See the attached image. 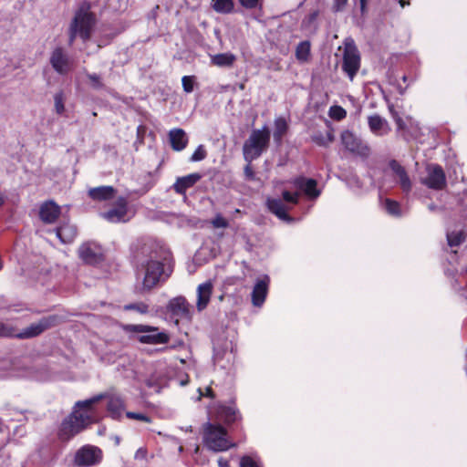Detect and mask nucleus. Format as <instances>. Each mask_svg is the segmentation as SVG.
I'll use <instances>...</instances> for the list:
<instances>
[{"label":"nucleus","mask_w":467,"mask_h":467,"mask_svg":"<svg viewBox=\"0 0 467 467\" xmlns=\"http://www.w3.org/2000/svg\"><path fill=\"white\" fill-rule=\"evenodd\" d=\"M115 441H116V444H119V437H116V438H115Z\"/></svg>","instance_id":"obj_64"},{"label":"nucleus","mask_w":467,"mask_h":467,"mask_svg":"<svg viewBox=\"0 0 467 467\" xmlns=\"http://www.w3.org/2000/svg\"><path fill=\"white\" fill-rule=\"evenodd\" d=\"M313 140L319 146H327L326 138L321 134L315 135Z\"/></svg>","instance_id":"obj_53"},{"label":"nucleus","mask_w":467,"mask_h":467,"mask_svg":"<svg viewBox=\"0 0 467 467\" xmlns=\"http://www.w3.org/2000/svg\"><path fill=\"white\" fill-rule=\"evenodd\" d=\"M340 139L344 148L351 153L360 157H368L369 155V147L352 131L348 130L342 131Z\"/></svg>","instance_id":"obj_10"},{"label":"nucleus","mask_w":467,"mask_h":467,"mask_svg":"<svg viewBox=\"0 0 467 467\" xmlns=\"http://www.w3.org/2000/svg\"><path fill=\"white\" fill-rule=\"evenodd\" d=\"M462 200L464 202L467 203V190L463 192V197H462Z\"/></svg>","instance_id":"obj_60"},{"label":"nucleus","mask_w":467,"mask_h":467,"mask_svg":"<svg viewBox=\"0 0 467 467\" xmlns=\"http://www.w3.org/2000/svg\"><path fill=\"white\" fill-rule=\"evenodd\" d=\"M348 4V0H333L332 10L333 12H341L344 10Z\"/></svg>","instance_id":"obj_49"},{"label":"nucleus","mask_w":467,"mask_h":467,"mask_svg":"<svg viewBox=\"0 0 467 467\" xmlns=\"http://www.w3.org/2000/svg\"><path fill=\"white\" fill-rule=\"evenodd\" d=\"M148 386H149V387H153V379H150L148 380Z\"/></svg>","instance_id":"obj_62"},{"label":"nucleus","mask_w":467,"mask_h":467,"mask_svg":"<svg viewBox=\"0 0 467 467\" xmlns=\"http://www.w3.org/2000/svg\"><path fill=\"white\" fill-rule=\"evenodd\" d=\"M14 327L5 323L0 322V337H13Z\"/></svg>","instance_id":"obj_46"},{"label":"nucleus","mask_w":467,"mask_h":467,"mask_svg":"<svg viewBox=\"0 0 467 467\" xmlns=\"http://www.w3.org/2000/svg\"><path fill=\"white\" fill-rule=\"evenodd\" d=\"M167 311L177 319L191 318V305L182 296L171 298L167 304Z\"/></svg>","instance_id":"obj_14"},{"label":"nucleus","mask_w":467,"mask_h":467,"mask_svg":"<svg viewBox=\"0 0 467 467\" xmlns=\"http://www.w3.org/2000/svg\"><path fill=\"white\" fill-rule=\"evenodd\" d=\"M88 78L90 80L91 85H92V87L94 88L99 89V88H102L103 85H102V83L100 81V78H99V75H97V74H88Z\"/></svg>","instance_id":"obj_48"},{"label":"nucleus","mask_w":467,"mask_h":467,"mask_svg":"<svg viewBox=\"0 0 467 467\" xmlns=\"http://www.w3.org/2000/svg\"><path fill=\"white\" fill-rule=\"evenodd\" d=\"M134 458L136 460H146L147 459V450L143 447L139 448L135 452Z\"/></svg>","instance_id":"obj_52"},{"label":"nucleus","mask_w":467,"mask_h":467,"mask_svg":"<svg viewBox=\"0 0 467 467\" xmlns=\"http://www.w3.org/2000/svg\"><path fill=\"white\" fill-rule=\"evenodd\" d=\"M400 5H401V7H404L405 5H410V3L409 2H404L403 0H400Z\"/></svg>","instance_id":"obj_61"},{"label":"nucleus","mask_w":467,"mask_h":467,"mask_svg":"<svg viewBox=\"0 0 467 467\" xmlns=\"http://www.w3.org/2000/svg\"><path fill=\"white\" fill-rule=\"evenodd\" d=\"M359 2H360V7L363 10L365 8L366 0H359Z\"/></svg>","instance_id":"obj_59"},{"label":"nucleus","mask_w":467,"mask_h":467,"mask_svg":"<svg viewBox=\"0 0 467 467\" xmlns=\"http://www.w3.org/2000/svg\"><path fill=\"white\" fill-rule=\"evenodd\" d=\"M135 258L140 264L138 275H142V290L150 291L168 277L169 275L165 274L163 264L152 243H144L140 250L135 252Z\"/></svg>","instance_id":"obj_1"},{"label":"nucleus","mask_w":467,"mask_h":467,"mask_svg":"<svg viewBox=\"0 0 467 467\" xmlns=\"http://www.w3.org/2000/svg\"><path fill=\"white\" fill-rule=\"evenodd\" d=\"M65 98L63 92H57L54 96L55 110L57 114L61 115L65 111L64 105Z\"/></svg>","instance_id":"obj_38"},{"label":"nucleus","mask_w":467,"mask_h":467,"mask_svg":"<svg viewBox=\"0 0 467 467\" xmlns=\"http://www.w3.org/2000/svg\"><path fill=\"white\" fill-rule=\"evenodd\" d=\"M385 208L387 212L391 215L399 216L400 214L399 202L390 199L385 200Z\"/></svg>","instance_id":"obj_40"},{"label":"nucleus","mask_w":467,"mask_h":467,"mask_svg":"<svg viewBox=\"0 0 467 467\" xmlns=\"http://www.w3.org/2000/svg\"><path fill=\"white\" fill-rule=\"evenodd\" d=\"M310 56V43L308 41L300 42L296 49V57L301 62L308 60Z\"/></svg>","instance_id":"obj_35"},{"label":"nucleus","mask_w":467,"mask_h":467,"mask_svg":"<svg viewBox=\"0 0 467 467\" xmlns=\"http://www.w3.org/2000/svg\"><path fill=\"white\" fill-rule=\"evenodd\" d=\"M57 320V317H47L41 318L39 321L31 324L26 328H25L20 333H16V330L14 329V336L18 338H31L34 337H36L43 333L47 328L51 327L55 325V322Z\"/></svg>","instance_id":"obj_11"},{"label":"nucleus","mask_w":467,"mask_h":467,"mask_svg":"<svg viewBox=\"0 0 467 467\" xmlns=\"http://www.w3.org/2000/svg\"><path fill=\"white\" fill-rule=\"evenodd\" d=\"M329 116L337 120L343 119L347 116V111L340 106H332L329 109Z\"/></svg>","instance_id":"obj_39"},{"label":"nucleus","mask_w":467,"mask_h":467,"mask_svg":"<svg viewBox=\"0 0 467 467\" xmlns=\"http://www.w3.org/2000/svg\"><path fill=\"white\" fill-rule=\"evenodd\" d=\"M240 467H263L257 455H244L240 460Z\"/></svg>","instance_id":"obj_37"},{"label":"nucleus","mask_w":467,"mask_h":467,"mask_svg":"<svg viewBox=\"0 0 467 467\" xmlns=\"http://www.w3.org/2000/svg\"><path fill=\"white\" fill-rule=\"evenodd\" d=\"M429 209H430V210H431V211H433V210L435 209V206H434L433 204H431V205L429 206Z\"/></svg>","instance_id":"obj_63"},{"label":"nucleus","mask_w":467,"mask_h":467,"mask_svg":"<svg viewBox=\"0 0 467 467\" xmlns=\"http://www.w3.org/2000/svg\"><path fill=\"white\" fill-rule=\"evenodd\" d=\"M207 152L203 145H199L191 157V161H201L206 158Z\"/></svg>","instance_id":"obj_41"},{"label":"nucleus","mask_w":467,"mask_h":467,"mask_svg":"<svg viewBox=\"0 0 467 467\" xmlns=\"http://www.w3.org/2000/svg\"><path fill=\"white\" fill-rule=\"evenodd\" d=\"M447 240L451 247L458 246L465 240V234L462 231L448 232Z\"/></svg>","instance_id":"obj_36"},{"label":"nucleus","mask_w":467,"mask_h":467,"mask_svg":"<svg viewBox=\"0 0 467 467\" xmlns=\"http://www.w3.org/2000/svg\"><path fill=\"white\" fill-rule=\"evenodd\" d=\"M96 24V17L90 12V5L84 2L76 11L75 16L68 28V42L71 46L78 36L83 42L89 40L93 27Z\"/></svg>","instance_id":"obj_2"},{"label":"nucleus","mask_w":467,"mask_h":467,"mask_svg":"<svg viewBox=\"0 0 467 467\" xmlns=\"http://www.w3.org/2000/svg\"><path fill=\"white\" fill-rule=\"evenodd\" d=\"M104 399H107V410L114 420H119L125 410V401L123 398L115 392L102 393Z\"/></svg>","instance_id":"obj_15"},{"label":"nucleus","mask_w":467,"mask_h":467,"mask_svg":"<svg viewBox=\"0 0 467 467\" xmlns=\"http://www.w3.org/2000/svg\"><path fill=\"white\" fill-rule=\"evenodd\" d=\"M125 309L128 310H136L141 314L148 312V306L142 302L140 303H135V304H130L125 306Z\"/></svg>","instance_id":"obj_45"},{"label":"nucleus","mask_w":467,"mask_h":467,"mask_svg":"<svg viewBox=\"0 0 467 467\" xmlns=\"http://www.w3.org/2000/svg\"><path fill=\"white\" fill-rule=\"evenodd\" d=\"M202 441L213 451H224L235 446L229 441L226 430L219 424L206 422L202 425Z\"/></svg>","instance_id":"obj_3"},{"label":"nucleus","mask_w":467,"mask_h":467,"mask_svg":"<svg viewBox=\"0 0 467 467\" xmlns=\"http://www.w3.org/2000/svg\"><path fill=\"white\" fill-rule=\"evenodd\" d=\"M240 4L245 8H254L257 6L258 0H239Z\"/></svg>","instance_id":"obj_51"},{"label":"nucleus","mask_w":467,"mask_h":467,"mask_svg":"<svg viewBox=\"0 0 467 467\" xmlns=\"http://www.w3.org/2000/svg\"><path fill=\"white\" fill-rule=\"evenodd\" d=\"M287 130V123L284 118H278L275 120V131H274V140L280 143L283 136L285 134Z\"/></svg>","instance_id":"obj_34"},{"label":"nucleus","mask_w":467,"mask_h":467,"mask_svg":"<svg viewBox=\"0 0 467 467\" xmlns=\"http://www.w3.org/2000/svg\"><path fill=\"white\" fill-rule=\"evenodd\" d=\"M56 234L61 243L70 244L75 240L78 230L74 224L65 223L56 229Z\"/></svg>","instance_id":"obj_26"},{"label":"nucleus","mask_w":467,"mask_h":467,"mask_svg":"<svg viewBox=\"0 0 467 467\" xmlns=\"http://www.w3.org/2000/svg\"><path fill=\"white\" fill-rule=\"evenodd\" d=\"M213 285L211 281L204 282L197 286L196 308L199 312L204 310L207 307L213 294Z\"/></svg>","instance_id":"obj_20"},{"label":"nucleus","mask_w":467,"mask_h":467,"mask_svg":"<svg viewBox=\"0 0 467 467\" xmlns=\"http://www.w3.org/2000/svg\"><path fill=\"white\" fill-rule=\"evenodd\" d=\"M193 81H194V77H192V76H184V77H182V84L183 90L186 93L192 92V90H193Z\"/></svg>","instance_id":"obj_42"},{"label":"nucleus","mask_w":467,"mask_h":467,"mask_svg":"<svg viewBox=\"0 0 467 467\" xmlns=\"http://www.w3.org/2000/svg\"><path fill=\"white\" fill-rule=\"evenodd\" d=\"M283 199L288 202L296 204L298 202L299 193L298 192H290L288 191H284L282 193Z\"/></svg>","instance_id":"obj_44"},{"label":"nucleus","mask_w":467,"mask_h":467,"mask_svg":"<svg viewBox=\"0 0 467 467\" xmlns=\"http://www.w3.org/2000/svg\"><path fill=\"white\" fill-rule=\"evenodd\" d=\"M446 182L445 174L442 169L438 165H429L427 167V176L423 180V183L429 188L441 190Z\"/></svg>","instance_id":"obj_16"},{"label":"nucleus","mask_w":467,"mask_h":467,"mask_svg":"<svg viewBox=\"0 0 467 467\" xmlns=\"http://www.w3.org/2000/svg\"><path fill=\"white\" fill-rule=\"evenodd\" d=\"M115 194L116 190L112 186H99L88 190V196L99 202L111 200Z\"/></svg>","instance_id":"obj_28"},{"label":"nucleus","mask_w":467,"mask_h":467,"mask_svg":"<svg viewBox=\"0 0 467 467\" xmlns=\"http://www.w3.org/2000/svg\"><path fill=\"white\" fill-rule=\"evenodd\" d=\"M125 330L141 334L139 340L144 344H165L169 341V336L160 332L155 327L146 325H127Z\"/></svg>","instance_id":"obj_7"},{"label":"nucleus","mask_w":467,"mask_h":467,"mask_svg":"<svg viewBox=\"0 0 467 467\" xmlns=\"http://www.w3.org/2000/svg\"><path fill=\"white\" fill-rule=\"evenodd\" d=\"M102 461V451L92 445H85L75 454V464L78 467H91Z\"/></svg>","instance_id":"obj_9"},{"label":"nucleus","mask_w":467,"mask_h":467,"mask_svg":"<svg viewBox=\"0 0 467 467\" xmlns=\"http://www.w3.org/2000/svg\"><path fill=\"white\" fill-rule=\"evenodd\" d=\"M244 172L246 180H254L255 174L250 165V162L244 167Z\"/></svg>","instance_id":"obj_50"},{"label":"nucleus","mask_w":467,"mask_h":467,"mask_svg":"<svg viewBox=\"0 0 467 467\" xmlns=\"http://www.w3.org/2000/svg\"><path fill=\"white\" fill-rule=\"evenodd\" d=\"M5 198L3 194H0V207L5 203Z\"/></svg>","instance_id":"obj_56"},{"label":"nucleus","mask_w":467,"mask_h":467,"mask_svg":"<svg viewBox=\"0 0 467 467\" xmlns=\"http://www.w3.org/2000/svg\"><path fill=\"white\" fill-rule=\"evenodd\" d=\"M205 395L210 397V398H213V390H212V389L210 387H208L206 389V394Z\"/></svg>","instance_id":"obj_55"},{"label":"nucleus","mask_w":467,"mask_h":467,"mask_svg":"<svg viewBox=\"0 0 467 467\" xmlns=\"http://www.w3.org/2000/svg\"><path fill=\"white\" fill-rule=\"evenodd\" d=\"M101 216L109 223H125L130 220L128 216V202L124 197H119L113 208L101 213Z\"/></svg>","instance_id":"obj_13"},{"label":"nucleus","mask_w":467,"mask_h":467,"mask_svg":"<svg viewBox=\"0 0 467 467\" xmlns=\"http://www.w3.org/2000/svg\"><path fill=\"white\" fill-rule=\"evenodd\" d=\"M266 203L269 211L279 219L285 222L292 221V218L287 213V206L280 199H268Z\"/></svg>","instance_id":"obj_27"},{"label":"nucleus","mask_w":467,"mask_h":467,"mask_svg":"<svg viewBox=\"0 0 467 467\" xmlns=\"http://www.w3.org/2000/svg\"><path fill=\"white\" fill-rule=\"evenodd\" d=\"M368 125L369 130L378 137L386 136L391 130L388 120L378 114L368 117Z\"/></svg>","instance_id":"obj_19"},{"label":"nucleus","mask_w":467,"mask_h":467,"mask_svg":"<svg viewBox=\"0 0 467 467\" xmlns=\"http://www.w3.org/2000/svg\"><path fill=\"white\" fill-rule=\"evenodd\" d=\"M236 60V57L230 53H220L211 57V62L213 65L219 67H231Z\"/></svg>","instance_id":"obj_30"},{"label":"nucleus","mask_w":467,"mask_h":467,"mask_svg":"<svg viewBox=\"0 0 467 467\" xmlns=\"http://www.w3.org/2000/svg\"><path fill=\"white\" fill-rule=\"evenodd\" d=\"M269 278L265 276L262 280H258L252 291V303L254 306H262L265 303L268 292Z\"/></svg>","instance_id":"obj_22"},{"label":"nucleus","mask_w":467,"mask_h":467,"mask_svg":"<svg viewBox=\"0 0 467 467\" xmlns=\"http://www.w3.org/2000/svg\"><path fill=\"white\" fill-rule=\"evenodd\" d=\"M91 422V416L87 412L74 410L61 423L58 436L62 441H68Z\"/></svg>","instance_id":"obj_5"},{"label":"nucleus","mask_w":467,"mask_h":467,"mask_svg":"<svg viewBox=\"0 0 467 467\" xmlns=\"http://www.w3.org/2000/svg\"><path fill=\"white\" fill-rule=\"evenodd\" d=\"M50 64L59 74H67L70 70V60L68 56L61 47H57L51 54Z\"/></svg>","instance_id":"obj_18"},{"label":"nucleus","mask_w":467,"mask_h":467,"mask_svg":"<svg viewBox=\"0 0 467 467\" xmlns=\"http://www.w3.org/2000/svg\"><path fill=\"white\" fill-rule=\"evenodd\" d=\"M389 110L397 125V131L400 132L401 136L406 140L417 139L419 136L421 135V129L420 127L419 122L413 120L411 118H408L405 121L393 109V107H389Z\"/></svg>","instance_id":"obj_8"},{"label":"nucleus","mask_w":467,"mask_h":467,"mask_svg":"<svg viewBox=\"0 0 467 467\" xmlns=\"http://www.w3.org/2000/svg\"><path fill=\"white\" fill-rule=\"evenodd\" d=\"M182 429L184 430L185 431H189V432L192 431V426H187V427L182 428Z\"/></svg>","instance_id":"obj_57"},{"label":"nucleus","mask_w":467,"mask_h":467,"mask_svg":"<svg viewBox=\"0 0 467 467\" xmlns=\"http://www.w3.org/2000/svg\"><path fill=\"white\" fill-rule=\"evenodd\" d=\"M325 138L327 141V146L334 140V135L332 134L331 131H327V136Z\"/></svg>","instance_id":"obj_54"},{"label":"nucleus","mask_w":467,"mask_h":467,"mask_svg":"<svg viewBox=\"0 0 467 467\" xmlns=\"http://www.w3.org/2000/svg\"><path fill=\"white\" fill-rule=\"evenodd\" d=\"M169 140L171 148L176 151H181L186 148L188 137L182 129H172L169 132Z\"/></svg>","instance_id":"obj_25"},{"label":"nucleus","mask_w":467,"mask_h":467,"mask_svg":"<svg viewBox=\"0 0 467 467\" xmlns=\"http://www.w3.org/2000/svg\"><path fill=\"white\" fill-rule=\"evenodd\" d=\"M213 362L215 365H218L222 368H226L230 364H232L234 360V354L233 351L232 343H230V349L228 350V346L225 348H219L218 347H214L213 348Z\"/></svg>","instance_id":"obj_21"},{"label":"nucleus","mask_w":467,"mask_h":467,"mask_svg":"<svg viewBox=\"0 0 467 467\" xmlns=\"http://www.w3.org/2000/svg\"><path fill=\"white\" fill-rule=\"evenodd\" d=\"M389 166L393 175L397 178V182L402 191L406 193H409L411 191L412 182L405 168L396 160H391L389 163Z\"/></svg>","instance_id":"obj_17"},{"label":"nucleus","mask_w":467,"mask_h":467,"mask_svg":"<svg viewBox=\"0 0 467 467\" xmlns=\"http://www.w3.org/2000/svg\"><path fill=\"white\" fill-rule=\"evenodd\" d=\"M126 416L129 419H132V420H141V421H145V422H150L151 421L150 418L148 417L146 414H143V413L128 411L126 413Z\"/></svg>","instance_id":"obj_47"},{"label":"nucleus","mask_w":467,"mask_h":467,"mask_svg":"<svg viewBox=\"0 0 467 467\" xmlns=\"http://www.w3.org/2000/svg\"><path fill=\"white\" fill-rule=\"evenodd\" d=\"M219 465H220L221 467H226L227 462H223V460H219Z\"/></svg>","instance_id":"obj_58"},{"label":"nucleus","mask_w":467,"mask_h":467,"mask_svg":"<svg viewBox=\"0 0 467 467\" xmlns=\"http://www.w3.org/2000/svg\"><path fill=\"white\" fill-rule=\"evenodd\" d=\"M269 140L270 131L266 127L254 130L243 147L244 160L251 162L257 159L268 147Z\"/></svg>","instance_id":"obj_4"},{"label":"nucleus","mask_w":467,"mask_h":467,"mask_svg":"<svg viewBox=\"0 0 467 467\" xmlns=\"http://www.w3.org/2000/svg\"><path fill=\"white\" fill-rule=\"evenodd\" d=\"M60 214V207L53 201L44 202L39 211L40 218L47 223H54Z\"/></svg>","instance_id":"obj_24"},{"label":"nucleus","mask_w":467,"mask_h":467,"mask_svg":"<svg viewBox=\"0 0 467 467\" xmlns=\"http://www.w3.org/2000/svg\"><path fill=\"white\" fill-rule=\"evenodd\" d=\"M104 399V395L98 394L90 399L85 400H79L76 402L74 410H77L80 412H87L88 414V411L92 409L93 405L98 403L99 401L102 400Z\"/></svg>","instance_id":"obj_32"},{"label":"nucleus","mask_w":467,"mask_h":467,"mask_svg":"<svg viewBox=\"0 0 467 467\" xmlns=\"http://www.w3.org/2000/svg\"><path fill=\"white\" fill-rule=\"evenodd\" d=\"M200 179L201 175L199 173H192L178 178L173 184V189L177 193L183 194L187 189L192 187Z\"/></svg>","instance_id":"obj_29"},{"label":"nucleus","mask_w":467,"mask_h":467,"mask_svg":"<svg viewBox=\"0 0 467 467\" xmlns=\"http://www.w3.org/2000/svg\"><path fill=\"white\" fill-rule=\"evenodd\" d=\"M220 420L226 423L234 422L239 419V412L233 406H222L218 410Z\"/></svg>","instance_id":"obj_31"},{"label":"nucleus","mask_w":467,"mask_h":467,"mask_svg":"<svg viewBox=\"0 0 467 467\" xmlns=\"http://www.w3.org/2000/svg\"><path fill=\"white\" fill-rule=\"evenodd\" d=\"M212 225L214 228H227L229 223L220 213L216 214L215 217L211 221Z\"/></svg>","instance_id":"obj_43"},{"label":"nucleus","mask_w":467,"mask_h":467,"mask_svg":"<svg viewBox=\"0 0 467 467\" xmlns=\"http://www.w3.org/2000/svg\"><path fill=\"white\" fill-rule=\"evenodd\" d=\"M78 256L86 264L96 265L102 260L103 251L96 243L87 242L79 246Z\"/></svg>","instance_id":"obj_12"},{"label":"nucleus","mask_w":467,"mask_h":467,"mask_svg":"<svg viewBox=\"0 0 467 467\" xmlns=\"http://www.w3.org/2000/svg\"><path fill=\"white\" fill-rule=\"evenodd\" d=\"M360 67V55L352 38L344 41L342 69L353 80Z\"/></svg>","instance_id":"obj_6"},{"label":"nucleus","mask_w":467,"mask_h":467,"mask_svg":"<svg viewBox=\"0 0 467 467\" xmlns=\"http://www.w3.org/2000/svg\"><path fill=\"white\" fill-rule=\"evenodd\" d=\"M213 9L219 14H229L234 9L233 0H212Z\"/></svg>","instance_id":"obj_33"},{"label":"nucleus","mask_w":467,"mask_h":467,"mask_svg":"<svg viewBox=\"0 0 467 467\" xmlns=\"http://www.w3.org/2000/svg\"><path fill=\"white\" fill-rule=\"evenodd\" d=\"M294 185L302 190L309 198H317L320 195V191L317 189V181L314 179H306L304 177H297L293 181Z\"/></svg>","instance_id":"obj_23"}]
</instances>
